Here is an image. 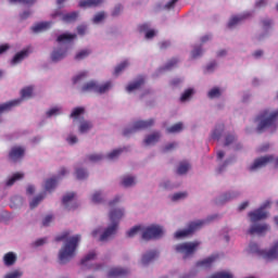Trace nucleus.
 Masks as SVG:
<instances>
[{
  "mask_svg": "<svg viewBox=\"0 0 278 278\" xmlns=\"http://www.w3.org/2000/svg\"><path fill=\"white\" fill-rule=\"evenodd\" d=\"M71 231L65 230L61 235L55 237V242L65 241L64 245L59 252V262L60 264H67L73 260L75 252L77 251V247H79V242L81 240V235H75L71 238Z\"/></svg>",
  "mask_w": 278,
  "mask_h": 278,
  "instance_id": "nucleus-1",
  "label": "nucleus"
},
{
  "mask_svg": "<svg viewBox=\"0 0 278 278\" xmlns=\"http://www.w3.org/2000/svg\"><path fill=\"white\" fill-rule=\"evenodd\" d=\"M123 216H125V211L123 208H115L110 212V220L112 225L109 226L100 236V242H105L108 238H112V236L116 235L118 223Z\"/></svg>",
  "mask_w": 278,
  "mask_h": 278,
  "instance_id": "nucleus-2",
  "label": "nucleus"
},
{
  "mask_svg": "<svg viewBox=\"0 0 278 278\" xmlns=\"http://www.w3.org/2000/svg\"><path fill=\"white\" fill-rule=\"evenodd\" d=\"M277 118H278V110L270 111L266 109L262 111L256 117V121H260V124L257 126L258 134H262V131L268 127H273V125L277 123Z\"/></svg>",
  "mask_w": 278,
  "mask_h": 278,
  "instance_id": "nucleus-3",
  "label": "nucleus"
},
{
  "mask_svg": "<svg viewBox=\"0 0 278 278\" xmlns=\"http://www.w3.org/2000/svg\"><path fill=\"white\" fill-rule=\"evenodd\" d=\"M251 253H256V255H261L263 260H267V262H273V260H278V240L273 243L270 249L262 250L257 243L250 244Z\"/></svg>",
  "mask_w": 278,
  "mask_h": 278,
  "instance_id": "nucleus-4",
  "label": "nucleus"
},
{
  "mask_svg": "<svg viewBox=\"0 0 278 278\" xmlns=\"http://www.w3.org/2000/svg\"><path fill=\"white\" fill-rule=\"evenodd\" d=\"M199 247H201V242L193 241V242H184V243L176 244L174 247V249H175L176 253H180V255H182L184 260H186V257H190V256L194 255V253H197V250L199 249Z\"/></svg>",
  "mask_w": 278,
  "mask_h": 278,
  "instance_id": "nucleus-5",
  "label": "nucleus"
},
{
  "mask_svg": "<svg viewBox=\"0 0 278 278\" xmlns=\"http://www.w3.org/2000/svg\"><path fill=\"white\" fill-rule=\"evenodd\" d=\"M110 88H112V81H106L103 85H99L97 81L91 80L81 87V92H97V94H105Z\"/></svg>",
  "mask_w": 278,
  "mask_h": 278,
  "instance_id": "nucleus-6",
  "label": "nucleus"
},
{
  "mask_svg": "<svg viewBox=\"0 0 278 278\" xmlns=\"http://www.w3.org/2000/svg\"><path fill=\"white\" fill-rule=\"evenodd\" d=\"M204 223H205V220L191 222V223H189L187 229L176 231L174 237L176 239L188 238V236H192V233H194V231L201 229V227H203Z\"/></svg>",
  "mask_w": 278,
  "mask_h": 278,
  "instance_id": "nucleus-7",
  "label": "nucleus"
},
{
  "mask_svg": "<svg viewBox=\"0 0 278 278\" xmlns=\"http://www.w3.org/2000/svg\"><path fill=\"white\" fill-rule=\"evenodd\" d=\"M164 236V230L160 226H150L142 232V240H155Z\"/></svg>",
  "mask_w": 278,
  "mask_h": 278,
  "instance_id": "nucleus-8",
  "label": "nucleus"
},
{
  "mask_svg": "<svg viewBox=\"0 0 278 278\" xmlns=\"http://www.w3.org/2000/svg\"><path fill=\"white\" fill-rule=\"evenodd\" d=\"M155 121L153 118L148 121H137L134 123L132 128H126L123 131V136H129V134H134V131H138L140 129H149V127H153Z\"/></svg>",
  "mask_w": 278,
  "mask_h": 278,
  "instance_id": "nucleus-9",
  "label": "nucleus"
},
{
  "mask_svg": "<svg viewBox=\"0 0 278 278\" xmlns=\"http://www.w3.org/2000/svg\"><path fill=\"white\" fill-rule=\"evenodd\" d=\"M274 162L275 166H278V157L275 160L273 155H266L260 159H256L254 163L250 166V170H257V168H264L267 164Z\"/></svg>",
  "mask_w": 278,
  "mask_h": 278,
  "instance_id": "nucleus-10",
  "label": "nucleus"
},
{
  "mask_svg": "<svg viewBox=\"0 0 278 278\" xmlns=\"http://www.w3.org/2000/svg\"><path fill=\"white\" fill-rule=\"evenodd\" d=\"M268 205H270V202L265 203L263 207L255 210L254 212H250L249 217L251 223H257V220L267 218L268 214L264 212V207H268Z\"/></svg>",
  "mask_w": 278,
  "mask_h": 278,
  "instance_id": "nucleus-11",
  "label": "nucleus"
},
{
  "mask_svg": "<svg viewBox=\"0 0 278 278\" xmlns=\"http://www.w3.org/2000/svg\"><path fill=\"white\" fill-rule=\"evenodd\" d=\"M270 229V226L267 224H258V225H253L251 228L248 230V233L250 236H266V231Z\"/></svg>",
  "mask_w": 278,
  "mask_h": 278,
  "instance_id": "nucleus-12",
  "label": "nucleus"
},
{
  "mask_svg": "<svg viewBox=\"0 0 278 278\" xmlns=\"http://www.w3.org/2000/svg\"><path fill=\"white\" fill-rule=\"evenodd\" d=\"M22 157H25V148L23 147H13L9 152V160L11 162H18Z\"/></svg>",
  "mask_w": 278,
  "mask_h": 278,
  "instance_id": "nucleus-13",
  "label": "nucleus"
},
{
  "mask_svg": "<svg viewBox=\"0 0 278 278\" xmlns=\"http://www.w3.org/2000/svg\"><path fill=\"white\" fill-rule=\"evenodd\" d=\"M129 275V269H125L122 267H113L110 269L108 277L109 278H118V277H125Z\"/></svg>",
  "mask_w": 278,
  "mask_h": 278,
  "instance_id": "nucleus-14",
  "label": "nucleus"
},
{
  "mask_svg": "<svg viewBox=\"0 0 278 278\" xmlns=\"http://www.w3.org/2000/svg\"><path fill=\"white\" fill-rule=\"evenodd\" d=\"M144 86V76H139L134 83H130L126 90L127 92H134V90H139V88H142Z\"/></svg>",
  "mask_w": 278,
  "mask_h": 278,
  "instance_id": "nucleus-15",
  "label": "nucleus"
},
{
  "mask_svg": "<svg viewBox=\"0 0 278 278\" xmlns=\"http://www.w3.org/2000/svg\"><path fill=\"white\" fill-rule=\"evenodd\" d=\"M215 260H218V255H211L202 261H199L197 266L200 268H212V264H214Z\"/></svg>",
  "mask_w": 278,
  "mask_h": 278,
  "instance_id": "nucleus-16",
  "label": "nucleus"
},
{
  "mask_svg": "<svg viewBox=\"0 0 278 278\" xmlns=\"http://www.w3.org/2000/svg\"><path fill=\"white\" fill-rule=\"evenodd\" d=\"M104 0H80L79 8H99Z\"/></svg>",
  "mask_w": 278,
  "mask_h": 278,
  "instance_id": "nucleus-17",
  "label": "nucleus"
},
{
  "mask_svg": "<svg viewBox=\"0 0 278 278\" xmlns=\"http://www.w3.org/2000/svg\"><path fill=\"white\" fill-rule=\"evenodd\" d=\"M66 58V50L64 49H54L51 53V60L52 62H60L61 60H64Z\"/></svg>",
  "mask_w": 278,
  "mask_h": 278,
  "instance_id": "nucleus-18",
  "label": "nucleus"
},
{
  "mask_svg": "<svg viewBox=\"0 0 278 278\" xmlns=\"http://www.w3.org/2000/svg\"><path fill=\"white\" fill-rule=\"evenodd\" d=\"M157 255H160V252L157 251H150L146 253L141 258V264H143V266H147V264H149L150 262H153V260H155Z\"/></svg>",
  "mask_w": 278,
  "mask_h": 278,
  "instance_id": "nucleus-19",
  "label": "nucleus"
},
{
  "mask_svg": "<svg viewBox=\"0 0 278 278\" xmlns=\"http://www.w3.org/2000/svg\"><path fill=\"white\" fill-rule=\"evenodd\" d=\"M161 135L160 132H153L152 135H149L144 139L146 147H151V144H155L160 141Z\"/></svg>",
  "mask_w": 278,
  "mask_h": 278,
  "instance_id": "nucleus-20",
  "label": "nucleus"
},
{
  "mask_svg": "<svg viewBox=\"0 0 278 278\" xmlns=\"http://www.w3.org/2000/svg\"><path fill=\"white\" fill-rule=\"evenodd\" d=\"M29 55V50H22L17 52L12 59V64H18Z\"/></svg>",
  "mask_w": 278,
  "mask_h": 278,
  "instance_id": "nucleus-21",
  "label": "nucleus"
},
{
  "mask_svg": "<svg viewBox=\"0 0 278 278\" xmlns=\"http://www.w3.org/2000/svg\"><path fill=\"white\" fill-rule=\"evenodd\" d=\"M77 38L76 34L64 33L56 38V42H73Z\"/></svg>",
  "mask_w": 278,
  "mask_h": 278,
  "instance_id": "nucleus-22",
  "label": "nucleus"
},
{
  "mask_svg": "<svg viewBox=\"0 0 278 278\" xmlns=\"http://www.w3.org/2000/svg\"><path fill=\"white\" fill-rule=\"evenodd\" d=\"M49 27H51V22H41L33 26L31 29L35 34H38L40 31L49 29Z\"/></svg>",
  "mask_w": 278,
  "mask_h": 278,
  "instance_id": "nucleus-23",
  "label": "nucleus"
},
{
  "mask_svg": "<svg viewBox=\"0 0 278 278\" xmlns=\"http://www.w3.org/2000/svg\"><path fill=\"white\" fill-rule=\"evenodd\" d=\"M223 131H225V125L224 124L217 125L213 130L211 138L213 140H220V137L223 136Z\"/></svg>",
  "mask_w": 278,
  "mask_h": 278,
  "instance_id": "nucleus-24",
  "label": "nucleus"
},
{
  "mask_svg": "<svg viewBox=\"0 0 278 278\" xmlns=\"http://www.w3.org/2000/svg\"><path fill=\"white\" fill-rule=\"evenodd\" d=\"M45 197H47L46 192L39 193L37 197H35L29 203L30 210L38 207V205H40V203H42V201L45 200Z\"/></svg>",
  "mask_w": 278,
  "mask_h": 278,
  "instance_id": "nucleus-25",
  "label": "nucleus"
},
{
  "mask_svg": "<svg viewBox=\"0 0 278 278\" xmlns=\"http://www.w3.org/2000/svg\"><path fill=\"white\" fill-rule=\"evenodd\" d=\"M78 16H79V12L74 11L72 13L64 14L62 16V21H64V23H75V21H77Z\"/></svg>",
  "mask_w": 278,
  "mask_h": 278,
  "instance_id": "nucleus-26",
  "label": "nucleus"
},
{
  "mask_svg": "<svg viewBox=\"0 0 278 278\" xmlns=\"http://www.w3.org/2000/svg\"><path fill=\"white\" fill-rule=\"evenodd\" d=\"M244 18H247V16H244V15L232 16L228 22V28L232 29V27H236V25H238V23H242V21H244Z\"/></svg>",
  "mask_w": 278,
  "mask_h": 278,
  "instance_id": "nucleus-27",
  "label": "nucleus"
},
{
  "mask_svg": "<svg viewBox=\"0 0 278 278\" xmlns=\"http://www.w3.org/2000/svg\"><path fill=\"white\" fill-rule=\"evenodd\" d=\"M122 186H124V188H130V186H136V178L134 176H124L122 178Z\"/></svg>",
  "mask_w": 278,
  "mask_h": 278,
  "instance_id": "nucleus-28",
  "label": "nucleus"
},
{
  "mask_svg": "<svg viewBox=\"0 0 278 278\" xmlns=\"http://www.w3.org/2000/svg\"><path fill=\"white\" fill-rule=\"evenodd\" d=\"M16 263V255L13 252H9L4 255L5 266H13Z\"/></svg>",
  "mask_w": 278,
  "mask_h": 278,
  "instance_id": "nucleus-29",
  "label": "nucleus"
},
{
  "mask_svg": "<svg viewBox=\"0 0 278 278\" xmlns=\"http://www.w3.org/2000/svg\"><path fill=\"white\" fill-rule=\"evenodd\" d=\"M184 130V123L179 122L167 128V134H179Z\"/></svg>",
  "mask_w": 278,
  "mask_h": 278,
  "instance_id": "nucleus-30",
  "label": "nucleus"
},
{
  "mask_svg": "<svg viewBox=\"0 0 278 278\" xmlns=\"http://www.w3.org/2000/svg\"><path fill=\"white\" fill-rule=\"evenodd\" d=\"M55 186H58V178H49L46 180L45 188L48 192H51V190H54Z\"/></svg>",
  "mask_w": 278,
  "mask_h": 278,
  "instance_id": "nucleus-31",
  "label": "nucleus"
},
{
  "mask_svg": "<svg viewBox=\"0 0 278 278\" xmlns=\"http://www.w3.org/2000/svg\"><path fill=\"white\" fill-rule=\"evenodd\" d=\"M190 170V163L188 162H181L177 168L178 175H186Z\"/></svg>",
  "mask_w": 278,
  "mask_h": 278,
  "instance_id": "nucleus-32",
  "label": "nucleus"
},
{
  "mask_svg": "<svg viewBox=\"0 0 278 278\" xmlns=\"http://www.w3.org/2000/svg\"><path fill=\"white\" fill-rule=\"evenodd\" d=\"M25 177V174L23 173H15L8 181H7V186H14V184H16V181H18V179H23Z\"/></svg>",
  "mask_w": 278,
  "mask_h": 278,
  "instance_id": "nucleus-33",
  "label": "nucleus"
},
{
  "mask_svg": "<svg viewBox=\"0 0 278 278\" xmlns=\"http://www.w3.org/2000/svg\"><path fill=\"white\" fill-rule=\"evenodd\" d=\"M128 66H129V61H124L119 63L114 70V75H121V73H123V71H125Z\"/></svg>",
  "mask_w": 278,
  "mask_h": 278,
  "instance_id": "nucleus-34",
  "label": "nucleus"
},
{
  "mask_svg": "<svg viewBox=\"0 0 278 278\" xmlns=\"http://www.w3.org/2000/svg\"><path fill=\"white\" fill-rule=\"evenodd\" d=\"M92 53V51L88 50V49H84L80 50L76 55H75V60L81 61V60H86V58H88V55H90Z\"/></svg>",
  "mask_w": 278,
  "mask_h": 278,
  "instance_id": "nucleus-35",
  "label": "nucleus"
},
{
  "mask_svg": "<svg viewBox=\"0 0 278 278\" xmlns=\"http://www.w3.org/2000/svg\"><path fill=\"white\" fill-rule=\"evenodd\" d=\"M97 257V253L94 251L89 252L84 258H81L80 264L81 266H86L90 260H94Z\"/></svg>",
  "mask_w": 278,
  "mask_h": 278,
  "instance_id": "nucleus-36",
  "label": "nucleus"
},
{
  "mask_svg": "<svg viewBox=\"0 0 278 278\" xmlns=\"http://www.w3.org/2000/svg\"><path fill=\"white\" fill-rule=\"evenodd\" d=\"M74 199H75V192H70L63 197L62 203L63 205H65V207H68V203H71V201H73Z\"/></svg>",
  "mask_w": 278,
  "mask_h": 278,
  "instance_id": "nucleus-37",
  "label": "nucleus"
},
{
  "mask_svg": "<svg viewBox=\"0 0 278 278\" xmlns=\"http://www.w3.org/2000/svg\"><path fill=\"white\" fill-rule=\"evenodd\" d=\"M92 129V124L90 122H83L79 126L80 134H86V131H90Z\"/></svg>",
  "mask_w": 278,
  "mask_h": 278,
  "instance_id": "nucleus-38",
  "label": "nucleus"
},
{
  "mask_svg": "<svg viewBox=\"0 0 278 278\" xmlns=\"http://www.w3.org/2000/svg\"><path fill=\"white\" fill-rule=\"evenodd\" d=\"M92 203H103V195L101 191H96L91 197Z\"/></svg>",
  "mask_w": 278,
  "mask_h": 278,
  "instance_id": "nucleus-39",
  "label": "nucleus"
},
{
  "mask_svg": "<svg viewBox=\"0 0 278 278\" xmlns=\"http://www.w3.org/2000/svg\"><path fill=\"white\" fill-rule=\"evenodd\" d=\"M220 97V89L217 87H214L208 91V99H217Z\"/></svg>",
  "mask_w": 278,
  "mask_h": 278,
  "instance_id": "nucleus-40",
  "label": "nucleus"
},
{
  "mask_svg": "<svg viewBox=\"0 0 278 278\" xmlns=\"http://www.w3.org/2000/svg\"><path fill=\"white\" fill-rule=\"evenodd\" d=\"M192 94H194V90L193 89L185 90V92L180 97V101L181 102L188 101V99H190V97H192Z\"/></svg>",
  "mask_w": 278,
  "mask_h": 278,
  "instance_id": "nucleus-41",
  "label": "nucleus"
},
{
  "mask_svg": "<svg viewBox=\"0 0 278 278\" xmlns=\"http://www.w3.org/2000/svg\"><path fill=\"white\" fill-rule=\"evenodd\" d=\"M84 112H85V109L81 106H78L72 111L71 118H77V117L81 116V114H84Z\"/></svg>",
  "mask_w": 278,
  "mask_h": 278,
  "instance_id": "nucleus-42",
  "label": "nucleus"
},
{
  "mask_svg": "<svg viewBox=\"0 0 278 278\" xmlns=\"http://www.w3.org/2000/svg\"><path fill=\"white\" fill-rule=\"evenodd\" d=\"M203 55V49L201 47H197L191 52V58L197 60V58H201Z\"/></svg>",
  "mask_w": 278,
  "mask_h": 278,
  "instance_id": "nucleus-43",
  "label": "nucleus"
},
{
  "mask_svg": "<svg viewBox=\"0 0 278 278\" xmlns=\"http://www.w3.org/2000/svg\"><path fill=\"white\" fill-rule=\"evenodd\" d=\"M86 77H88V72H80L73 78V84H79V81H81V79H86Z\"/></svg>",
  "mask_w": 278,
  "mask_h": 278,
  "instance_id": "nucleus-44",
  "label": "nucleus"
},
{
  "mask_svg": "<svg viewBox=\"0 0 278 278\" xmlns=\"http://www.w3.org/2000/svg\"><path fill=\"white\" fill-rule=\"evenodd\" d=\"M188 197V192H177L172 195V201H181V199H186Z\"/></svg>",
  "mask_w": 278,
  "mask_h": 278,
  "instance_id": "nucleus-45",
  "label": "nucleus"
},
{
  "mask_svg": "<svg viewBox=\"0 0 278 278\" xmlns=\"http://www.w3.org/2000/svg\"><path fill=\"white\" fill-rule=\"evenodd\" d=\"M123 153V149H116L110 152L106 157L108 160H115V157H118Z\"/></svg>",
  "mask_w": 278,
  "mask_h": 278,
  "instance_id": "nucleus-46",
  "label": "nucleus"
},
{
  "mask_svg": "<svg viewBox=\"0 0 278 278\" xmlns=\"http://www.w3.org/2000/svg\"><path fill=\"white\" fill-rule=\"evenodd\" d=\"M233 142H236V137L231 134H228L225 137L224 147H229V144H233Z\"/></svg>",
  "mask_w": 278,
  "mask_h": 278,
  "instance_id": "nucleus-47",
  "label": "nucleus"
},
{
  "mask_svg": "<svg viewBox=\"0 0 278 278\" xmlns=\"http://www.w3.org/2000/svg\"><path fill=\"white\" fill-rule=\"evenodd\" d=\"M10 3H22L23 5H34L36 0H9Z\"/></svg>",
  "mask_w": 278,
  "mask_h": 278,
  "instance_id": "nucleus-48",
  "label": "nucleus"
},
{
  "mask_svg": "<svg viewBox=\"0 0 278 278\" xmlns=\"http://www.w3.org/2000/svg\"><path fill=\"white\" fill-rule=\"evenodd\" d=\"M76 177L77 179H86L88 177V172H86V169L78 168L76 169Z\"/></svg>",
  "mask_w": 278,
  "mask_h": 278,
  "instance_id": "nucleus-49",
  "label": "nucleus"
},
{
  "mask_svg": "<svg viewBox=\"0 0 278 278\" xmlns=\"http://www.w3.org/2000/svg\"><path fill=\"white\" fill-rule=\"evenodd\" d=\"M141 229H142V227H140V226L132 227L130 230L127 231V237L134 238V236H136V233H138V231H140Z\"/></svg>",
  "mask_w": 278,
  "mask_h": 278,
  "instance_id": "nucleus-50",
  "label": "nucleus"
},
{
  "mask_svg": "<svg viewBox=\"0 0 278 278\" xmlns=\"http://www.w3.org/2000/svg\"><path fill=\"white\" fill-rule=\"evenodd\" d=\"M21 277H23V273H21L20 270L11 271L4 276V278H21Z\"/></svg>",
  "mask_w": 278,
  "mask_h": 278,
  "instance_id": "nucleus-51",
  "label": "nucleus"
},
{
  "mask_svg": "<svg viewBox=\"0 0 278 278\" xmlns=\"http://www.w3.org/2000/svg\"><path fill=\"white\" fill-rule=\"evenodd\" d=\"M87 159L89 160V162H101V160H103V155L101 154H90L87 156Z\"/></svg>",
  "mask_w": 278,
  "mask_h": 278,
  "instance_id": "nucleus-52",
  "label": "nucleus"
},
{
  "mask_svg": "<svg viewBox=\"0 0 278 278\" xmlns=\"http://www.w3.org/2000/svg\"><path fill=\"white\" fill-rule=\"evenodd\" d=\"M178 62H179V60H177V59H172V60H169V61L166 63L164 70H165V71H170V68H173V66H176V64H178Z\"/></svg>",
  "mask_w": 278,
  "mask_h": 278,
  "instance_id": "nucleus-53",
  "label": "nucleus"
},
{
  "mask_svg": "<svg viewBox=\"0 0 278 278\" xmlns=\"http://www.w3.org/2000/svg\"><path fill=\"white\" fill-rule=\"evenodd\" d=\"M105 18V12H99L93 17V23H101Z\"/></svg>",
  "mask_w": 278,
  "mask_h": 278,
  "instance_id": "nucleus-54",
  "label": "nucleus"
},
{
  "mask_svg": "<svg viewBox=\"0 0 278 278\" xmlns=\"http://www.w3.org/2000/svg\"><path fill=\"white\" fill-rule=\"evenodd\" d=\"M58 114H60L59 108H52L47 112L48 118H51V116H58Z\"/></svg>",
  "mask_w": 278,
  "mask_h": 278,
  "instance_id": "nucleus-55",
  "label": "nucleus"
},
{
  "mask_svg": "<svg viewBox=\"0 0 278 278\" xmlns=\"http://www.w3.org/2000/svg\"><path fill=\"white\" fill-rule=\"evenodd\" d=\"M86 31H88V26L86 25H79L77 26V34L79 36H85L86 35Z\"/></svg>",
  "mask_w": 278,
  "mask_h": 278,
  "instance_id": "nucleus-56",
  "label": "nucleus"
},
{
  "mask_svg": "<svg viewBox=\"0 0 278 278\" xmlns=\"http://www.w3.org/2000/svg\"><path fill=\"white\" fill-rule=\"evenodd\" d=\"M51 220H53V215H47L42 220L43 227H49Z\"/></svg>",
  "mask_w": 278,
  "mask_h": 278,
  "instance_id": "nucleus-57",
  "label": "nucleus"
},
{
  "mask_svg": "<svg viewBox=\"0 0 278 278\" xmlns=\"http://www.w3.org/2000/svg\"><path fill=\"white\" fill-rule=\"evenodd\" d=\"M121 12H123V5L118 4L114 8V10L112 12V16H118V14H121Z\"/></svg>",
  "mask_w": 278,
  "mask_h": 278,
  "instance_id": "nucleus-58",
  "label": "nucleus"
},
{
  "mask_svg": "<svg viewBox=\"0 0 278 278\" xmlns=\"http://www.w3.org/2000/svg\"><path fill=\"white\" fill-rule=\"evenodd\" d=\"M266 5H268V0H257L255 2L256 8H266Z\"/></svg>",
  "mask_w": 278,
  "mask_h": 278,
  "instance_id": "nucleus-59",
  "label": "nucleus"
},
{
  "mask_svg": "<svg viewBox=\"0 0 278 278\" xmlns=\"http://www.w3.org/2000/svg\"><path fill=\"white\" fill-rule=\"evenodd\" d=\"M175 147H177V142H172V143H168L167 146H165L164 148V152L166 151H173V149H175Z\"/></svg>",
  "mask_w": 278,
  "mask_h": 278,
  "instance_id": "nucleus-60",
  "label": "nucleus"
},
{
  "mask_svg": "<svg viewBox=\"0 0 278 278\" xmlns=\"http://www.w3.org/2000/svg\"><path fill=\"white\" fill-rule=\"evenodd\" d=\"M47 242V239L41 238L34 242V247H42Z\"/></svg>",
  "mask_w": 278,
  "mask_h": 278,
  "instance_id": "nucleus-61",
  "label": "nucleus"
},
{
  "mask_svg": "<svg viewBox=\"0 0 278 278\" xmlns=\"http://www.w3.org/2000/svg\"><path fill=\"white\" fill-rule=\"evenodd\" d=\"M149 24H141L139 25L138 29L142 34V31H148L149 30Z\"/></svg>",
  "mask_w": 278,
  "mask_h": 278,
  "instance_id": "nucleus-62",
  "label": "nucleus"
},
{
  "mask_svg": "<svg viewBox=\"0 0 278 278\" xmlns=\"http://www.w3.org/2000/svg\"><path fill=\"white\" fill-rule=\"evenodd\" d=\"M155 37V30L151 29L146 33V38L151 39Z\"/></svg>",
  "mask_w": 278,
  "mask_h": 278,
  "instance_id": "nucleus-63",
  "label": "nucleus"
},
{
  "mask_svg": "<svg viewBox=\"0 0 278 278\" xmlns=\"http://www.w3.org/2000/svg\"><path fill=\"white\" fill-rule=\"evenodd\" d=\"M67 142H68L70 144H76V142H77V137H76V136H70V137L67 138Z\"/></svg>",
  "mask_w": 278,
  "mask_h": 278,
  "instance_id": "nucleus-64",
  "label": "nucleus"
}]
</instances>
